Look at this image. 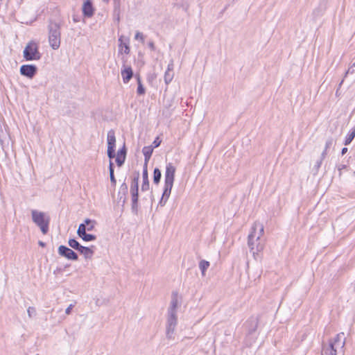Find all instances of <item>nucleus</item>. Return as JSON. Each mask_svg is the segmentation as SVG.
<instances>
[{
	"instance_id": "obj_1",
	"label": "nucleus",
	"mask_w": 355,
	"mask_h": 355,
	"mask_svg": "<svg viewBox=\"0 0 355 355\" xmlns=\"http://www.w3.org/2000/svg\"><path fill=\"white\" fill-rule=\"evenodd\" d=\"M264 232V227L262 223L255 221L252 227L251 231L248 236V245L250 252L256 259V255L261 252L264 248V242L261 240V237Z\"/></svg>"
},
{
	"instance_id": "obj_2",
	"label": "nucleus",
	"mask_w": 355,
	"mask_h": 355,
	"mask_svg": "<svg viewBox=\"0 0 355 355\" xmlns=\"http://www.w3.org/2000/svg\"><path fill=\"white\" fill-rule=\"evenodd\" d=\"M176 168L172 163H168L166 166L164 174V187L162 198L159 202V205L164 207L170 197L171 190L175 180V174Z\"/></svg>"
},
{
	"instance_id": "obj_3",
	"label": "nucleus",
	"mask_w": 355,
	"mask_h": 355,
	"mask_svg": "<svg viewBox=\"0 0 355 355\" xmlns=\"http://www.w3.org/2000/svg\"><path fill=\"white\" fill-rule=\"evenodd\" d=\"M345 345V334L340 332L334 339L329 340L328 345L323 346L322 355H337L338 350L343 352Z\"/></svg>"
},
{
	"instance_id": "obj_4",
	"label": "nucleus",
	"mask_w": 355,
	"mask_h": 355,
	"mask_svg": "<svg viewBox=\"0 0 355 355\" xmlns=\"http://www.w3.org/2000/svg\"><path fill=\"white\" fill-rule=\"evenodd\" d=\"M33 222L40 229L43 234H46L49 230L50 216L42 211L33 209L31 211Z\"/></svg>"
},
{
	"instance_id": "obj_5",
	"label": "nucleus",
	"mask_w": 355,
	"mask_h": 355,
	"mask_svg": "<svg viewBox=\"0 0 355 355\" xmlns=\"http://www.w3.org/2000/svg\"><path fill=\"white\" fill-rule=\"evenodd\" d=\"M48 31L50 46L54 50L58 49L61 42L60 25L57 22L50 21Z\"/></svg>"
},
{
	"instance_id": "obj_6",
	"label": "nucleus",
	"mask_w": 355,
	"mask_h": 355,
	"mask_svg": "<svg viewBox=\"0 0 355 355\" xmlns=\"http://www.w3.org/2000/svg\"><path fill=\"white\" fill-rule=\"evenodd\" d=\"M259 324V318L256 316H251L248 319L245 323L247 330L246 336L245 339V344L248 346L252 345L255 342L257 335L256 331Z\"/></svg>"
},
{
	"instance_id": "obj_7",
	"label": "nucleus",
	"mask_w": 355,
	"mask_h": 355,
	"mask_svg": "<svg viewBox=\"0 0 355 355\" xmlns=\"http://www.w3.org/2000/svg\"><path fill=\"white\" fill-rule=\"evenodd\" d=\"M23 56L26 61L40 60L42 53L39 51L38 44L33 40L28 42L24 49Z\"/></svg>"
},
{
	"instance_id": "obj_8",
	"label": "nucleus",
	"mask_w": 355,
	"mask_h": 355,
	"mask_svg": "<svg viewBox=\"0 0 355 355\" xmlns=\"http://www.w3.org/2000/svg\"><path fill=\"white\" fill-rule=\"evenodd\" d=\"M107 157L111 160L114 158L116 156L115 154V146H116V137L115 132L114 130H110L107 132Z\"/></svg>"
},
{
	"instance_id": "obj_9",
	"label": "nucleus",
	"mask_w": 355,
	"mask_h": 355,
	"mask_svg": "<svg viewBox=\"0 0 355 355\" xmlns=\"http://www.w3.org/2000/svg\"><path fill=\"white\" fill-rule=\"evenodd\" d=\"M19 71L21 76L32 79L37 72V67L35 64H23Z\"/></svg>"
},
{
	"instance_id": "obj_10",
	"label": "nucleus",
	"mask_w": 355,
	"mask_h": 355,
	"mask_svg": "<svg viewBox=\"0 0 355 355\" xmlns=\"http://www.w3.org/2000/svg\"><path fill=\"white\" fill-rule=\"evenodd\" d=\"M58 251L60 256L64 257L69 260L77 261L78 259L77 253L65 245H60Z\"/></svg>"
},
{
	"instance_id": "obj_11",
	"label": "nucleus",
	"mask_w": 355,
	"mask_h": 355,
	"mask_svg": "<svg viewBox=\"0 0 355 355\" xmlns=\"http://www.w3.org/2000/svg\"><path fill=\"white\" fill-rule=\"evenodd\" d=\"M77 234L85 242L93 241L96 239V235L85 232V224L83 223L79 225Z\"/></svg>"
},
{
	"instance_id": "obj_12",
	"label": "nucleus",
	"mask_w": 355,
	"mask_h": 355,
	"mask_svg": "<svg viewBox=\"0 0 355 355\" xmlns=\"http://www.w3.org/2000/svg\"><path fill=\"white\" fill-rule=\"evenodd\" d=\"M131 210L135 215L138 214L139 211V189H130Z\"/></svg>"
},
{
	"instance_id": "obj_13",
	"label": "nucleus",
	"mask_w": 355,
	"mask_h": 355,
	"mask_svg": "<svg viewBox=\"0 0 355 355\" xmlns=\"http://www.w3.org/2000/svg\"><path fill=\"white\" fill-rule=\"evenodd\" d=\"M82 11L85 17L91 18L94 15V8L91 0H87L83 3Z\"/></svg>"
},
{
	"instance_id": "obj_14",
	"label": "nucleus",
	"mask_w": 355,
	"mask_h": 355,
	"mask_svg": "<svg viewBox=\"0 0 355 355\" xmlns=\"http://www.w3.org/2000/svg\"><path fill=\"white\" fill-rule=\"evenodd\" d=\"M121 73L123 82L125 84L131 80L134 75L132 67L125 64L123 65Z\"/></svg>"
},
{
	"instance_id": "obj_15",
	"label": "nucleus",
	"mask_w": 355,
	"mask_h": 355,
	"mask_svg": "<svg viewBox=\"0 0 355 355\" xmlns=\"http://www.w3.org/2000/svg\"><path fill=\"white\" fill-rule=\"evenodd\" d=\"M127 149L125 144L117 152L116 157V163L119 167H121L125 162L126 158Z\"/></svg>"
},
{
	"instance_id": "obj_16",
	"label": "nucleus",
	"mask_w": 355,
	"mask_h": 355,
	"mask_svg": "<svg viewBox=\"0 0 355 355\" xmlns=\"http://www.w3.org/2000/svg\"><path fill=\"white\" fill-rule=\"evenodd\" d=\"M128 193V185L125 182H123L119 189L118 192V200L119 202H122V205L123 206L126 202V195Z\"/></svg>"
},
{
	"instance_id": "obj_17",
	"label": "nucleus",
	"mask_w": 355,
	"mask_h": 355,
	"mask_svg": "<svg viewBox=\"0 0 355 355\" xmlns=\"http://www.w3.org/2000/svg\"><path fill=\"white\" fill-rule=\"evenodd\" d=\"M142 179L143 182L141 184V191H146L149 190L150 184L148 180V166H144L143 167V173H142Z\"/></svg>"
},
{
	"instance_id": "obj_18",
	"label": "nucleus",
	"mask_w": 355,
	"mask_h": 355,
	"mask_svg": "<svg viewBox=\"0 0 355 355\" xmlns=\"http://www.w3.org/2000/svg\"><path fill=\"white\" fill-rule=\"evenodd\" d=\"M178 306V293L173 292L172 296H171V301L170 306L168 309L167 312L177 313Z\"/></svg>"
},
{
	"instance_id": "obj_19",
	"label": "nucleus",
	"mask_w": 355,
	"mask_h": 355,
	"mask_svg": "<svg viewBox=\"0 0 355 355\" xmlns=\"http://www.w3.org/2000/svg\"><path fill=\"white\" fill-rule=\"evenodd\" d=\"M153 152V146H144L142 149V153L144 156V166H148V163L151 157V155Z\"/></svg>"
},
{
	"instance_id": "obj_20",
	"label": "nucleus",
	"mask_w": 355,
	"mask_h": 355,
	"mask_svg": "<svg viewBox=\"0 0 355 355\" xmlns=\"http://www.w3.org/2000/svg\"><path fill=\"white\" fill-rule=\"evenodd\" d=\"M123 36L121 35L119 38V42H120L119 45V52L121 53H124L125 54L128 55L130 52V48L128 43L123 42Z\"/></svg>"
},
{
	"instance_id": "obj_21",
	"label": "nucleus",
	"mask_w": 355,
	"mask_h": 355,
	"mask_svg": "<svg viewBox=\"0 0 355 355\" xmlns=\"http://www.w3.org/2000/svg\"><path fill=\"white\" fill-rule=\"evenodd\" d=\"M166 324L171 326H177L178 315L176 313L167 312Z\"/></svg>"
},
{
	"instance_id": "obj_22",
	"label": "nucleus",
	"mask_w": 355,
	"mask_h": 355,
	"mask_svg": "<svg viewBox=\"0 0 355 355\" xmlns=\"http://www.w3.org/2000/svg\"><path fill=\"white\" fill-rule=\"evenodd\" d=\"M335 143V141L333 137H329L326 142L324 146V149L322 152V158H325L328 153V150L333 146V144Z\"/></svg>"
},
{
	"instance_id": "obj_23",
	"label": "nucleus",
	"mask_w": 355,
	"mask_h": 355,
	"mask_svg": "<svg viewBox=\"0 0 355 355\" xmlns=\"http://www.w3.org/2000/svg\"><path fill=\"white\" fill-rule=\"evenodd\" d=\"M109 173L111 184L112 186L115 187L116 184V180L114 176V166L112 160H110L109 163Z\"/></svg>"
},
{
	"instance_id": "obj_24",
	"label": "nucleus",
	"mask_w": 355,
	"mask_h": 355,
	"mask_svg": "<svg viewBox=\"0 0 355 355\" xmlns=\"http://www.w3.org/2000/svg\"><path fill=\"white\" fill-rule=\"evenodd\" d=\"M94 248H95L94 245L85 247L81 254H83L86 259H91L94 254Z\"/></svg>"
},
{
	"instance_id": "obj_25",
	"label": "nucleus",
	"mask_w": 355,
	"mask_h": 355,
	"mask_svg": "<svg viewBox=\"0 0 355 355\" xmlns=\"http://www.w3.org/2000/svg\"><path fill=\"white\" fill-rule=\"evenodd\" d=\"M355 137V126L352 128L349 133L347 135L345 141H344V145L347 146L351 144V142L353 141V139Z\"/></svg>"
},
{
	"instance_id": "obj_26",
	"label": "nucleus",
	"mask_w": 355,
	"mask_h": 355,
	"mask_svg": "<svg viewBox=\"0 0 355 355\" xmlns=\"http://www.w3.org/2000/svg\"><path fill=\"white\" fill-rule=\"evenodd\" d=\"M176 326L166 325V336L167 339L171 340L174 338L173 334Z\"/></svg>"
},
{
	"instance_id": "obj_27",
	"label": "nucleus",
	"mask_w": 355,
	"mask_h": 355,
	"mask_svg": "<svg viewBox=\"0 0 355 355\" xmlns=\"http://www.w3.org/2000/svg\"><path fill=\"white\" fill-rule=\"evenodd\" d=\"M210 263L209 261L206 260H201L199 262V268L201 271L202 275L204 277L205 275V272L207 268L209 267Z\"/></svg>"
},
{
	"instance_id": "obj_28",
	"label": "nucleus",
	"mask_w": 355,
	"mask_h": 355,
	"mask_svg": "<svg viewBox=\"0 0 355 355\" xmlns=\"http://www.w3.org/2000/svg\"><path fill=\"white\" fill-rule=\"evenodd\" d=\"M137 93L138 95H143L146 92L145 87H144L141 78L139 76H137Z\"/></svg>"
},
{
	"instance_id": "obj_29",
	"label": "nucleus",
	"mask_w": 355,
	"mask_h": 355,
	"mask_svg": "<svg viewBox=\"0 0 355 355\" xmlns=\"http://www.w3.org/2000/svg\"><path fill=\"white\" fill-rule=\"evenodd\" d=\"M324 158H322V155H320V157L319 159H318L315 163L314 164L313 168H312V172L314 175H317L319 169L322 165V161Z\"/></svg>"
},
{
	"instance_id": "obj_30",
	"label": "nucleus",
	"mask_w": 355,
	"mask_h": 355,
	"mask_svg": "<svg viewBox=\"0 0 355 355\" xmlns=\"http://www.w3.org/2000/svg\"><path fill=\"white\" fill-rule=\"evenodd\" d=\"M162 178L161 171L158 168H155L153 171V182L158 184Z\"/></svg>"
},
{
	"instance_id": "obj_31",
	"label": "nucleus",
	"mask_w": 355,
	"mask_h": 355,
	"mask_svg": "<svg viewBox=\"0 0 355 355\" xmlns=\"http://www.w3.org/2000/svg\"><path fill=\"white\" fill-rule=\"evenodd\" d=\"M139 172H137L132 180L130 189H139Z\"/></svg>"
},
{
	"instance_id": "obj_32",
	"label": "nucleus",
	"mask_w": 355,
	"mask_h": 355,
	"mask_svg": "<svg viewBox=\"0 0 355 355\" xmlns=\"http://www.w3.org/2000/svg\"><path fill=\"white\" fill-rule=\"evenodd\" d=\"M173 76V72L166 71L164 73V82L166 85H168L172 81Z\"/></svg>"
},
{
	"instance_id": "obj_33",
	"label": "nucleus",
	"mask_w": 355,
	"mask_h": 355,
	"mask_svg": "<svg viewBox=\"0 0 355 355\" xmlns=\"http://www.w3.org/2000/svg\"><path fill=\"white\" fill-rule=\"evenodd\" d=\"M121 0H113V12L121 11Z\"/></svg>"
},
{
	"instance_id": "obj_34",
	"label": "nucleus",
	"mask_w": 355,
	"mask_h": 355,
	"mask_svg": "<svg viewBox=\"0 0 355 355\" xmlns=\"http://www.w3.org/2000/svg\"><path fill=\"white\" fill-rule=\"evenodd\" d=\"M68 244L71 248L74 250H76V248L80 245L79 242L77 241L75 239H69Z\"/></svg>"
},
{
	"instance_id": "obj_35",
	"label": "nucleus",
	"mask_w": 355,
	"mask_h": 355,
	"mask_svg": "<svg viewBox=\"0 0 355 355\" xmlns=\"http://www.w3.org/2000/svg\"><path fill=\"white\" fill-rule=\"evenodd\" d=\"M336 168H337L338 171H339V175H341L342 171L345 170V169L348 170L349 165H348V164L341 163V164H338L336 166Z\"/></svg>"
},
{
	"instance_id": "obj_36",
	"label": "nucleus",
	"mask_w": 355,
	"mask_h": 355,
	"mask_svg": "<svg viewBox=\"0 0 355 355\" xmlns=\"http://www.w3.org/2000/svg\"><path fill=\"white\" fill-rule=\"evenodd\" d=\"M121 11L112 12L113 19L117 24H119L121 21Z\"/></svg>"
},
{
	"instance_id": "obj_37",
	"label": "nucleus",
	"mask_w": 355,
	"mask_h": 355,
	"mask_svg": "<svg viewBox=\"0 0 355 355\" xmlns=\"http://www.w3.org/2000/svg\"><path fill=\"white\" fill-rule=\"evenodd\" d=\"M135 39L137 40H139L141 43H144L145 37L142 33L139 31H137L135 35Z\"/></svg>"
},
{
	"instance_id": "obj_38",
	"label": "nucleus",
	"mask_w": 355,
	"mask_h": 355,
	"mask_svg": "<svg viewBox=\"0 0 355 355\" xmlns=\"http://www.w3.org/2000/svg\"><path fill=\"white\" fill-rule=\"evenodd\" d=\"M354 73H355V62L345 72L344 78L347 77V76L348 74H354Z\"/></svg>"
},
{
	"instance_id": "obj_39",
	"label": "nucleus",
	"mask_w": 355,
	"mask_h": 355,
	"mask_svg": "<svg viewBox=\"0 0 355 355\" xmlns=\"http://www.w3.org/2000/svg\"><path fill=\"white\" fill-rule=\"evenodd\" d=\"M27 312H28V316L30 318L33 317V315H36V310L34 307L33 306H29L28 308V310H27Z\"/></svg>"
},
{
	"instance_id": "obj_40",
	"label": "nucleus",
	"mask_w": 355,
	"mask_h": 355,
	"mask_svg": "<svg viewBox=\"0 0 355 355\" xmlns=\"http://www.w3.org/2000/svg\"><path fill=\"white\" fill-rule=\"evenodd\" d=\"M177 6L178 7H180V8H182L183 10L185 11V12H187L188 10H189V4L188 3H179V4H177Z\"/></svg>"
},
{
	"instance_id": "obj_41",
	"label": "nucleus",
	"mask_w": 355,
	"mask_h": 355,
	"mask_svg": "<svg viewBox=\"0 0 355 355\" xmlns=\"http://www.w3.org/2000/svg\"><path fill=\"white\" fill-rule=\"evenodd\" d=\"M5 137H6V133L3 131V130L2 129L1 125H0V143L1 144L3 143V140L5 139Z\"/></svg>"
},
{
	"instance_id": "obj_42",
	"label": "nucleus",
	"mask_w": 355,
	"mask_h": 355,
	"mask_svg": "<svg viewBox=\"0 0 355 355\" xmlns=\"http://www.w3.org/2000/svg\"><path fill=\"white\" fill-rule=\"evenodd\" d=\"M161 142H162V141L159 139V137H157L155 138V139L154 140V141L153 142V144L151 146H153V148H157V147L159 146V145L161 144Z\"/></svg>"
},
{
	"instance_id": "obj_43",
	"label": "nucleus",
	"mask_w": 355,
	"mask_h": 355,
	"mask_svg": "<svg viewBox=\"0 0 355 355\" xmlns=\"http://www.w3.org/2000/svg\"><path fill=\"white\" fill-rule=\"evenodd\" d=\"M173 67H174L173 61L171 60V62H169V64H168L166 71L173 72Z\"/></svg>"
},
{
	"instance_id": "obj_44",
	"label": "nucleus",
	"mask_w": 355,
	"mask_h": 355,
	"mask_svg": "<svg viewBox=\"0 0 355 355\" xmlns=\"http://www.w3.org/2000/svg\"><path fill=\"white\" fill-rule=\"evenodd\" d=\"M94 223H91L88 225H85V232L87 231H92L94 229Z\"/></svg>"
},
{
	"instance_id": "obj_45",
	"label": "nucleus",
	"mask_w": 355,
	"mask_h": 355,
	"mask_svg": "<svg viewBox=\"0 0 355 355\" xmlns=\"http://www.w3.org/2000/svg\"><path fill=\"white\" fill-rule=\"evenodd\" d=\"M91 223H94L95 224L96 223V221L95 220H92L91 219L89 218H86L83 223V224H85V225H88Z\"/></svg>"
},
{
	"instance_id": "obj_46",
	"label": "nucleus",
	"mask_w": 355,
	"mask_h": 355,
	"mask_svg": "<svg viewBox=\"0 0 355 355\" xmlns=\"http://www.w3.org/2000/svg\"><path fill=\"white\" fill-rule=\"evenodd\" d=\"M73 307V304H70L65 310V313L69 315L71 312V310Z\"/></svg>"
},
{
	"instance_id": "obj_47",
	"label": "nucleus",
	"mask_w": 355,
	"mask_h": 355,
	"mask_svg": "<svg viewBox=\"0 0 355 355\" xmlns=\"http://www.w3.org/2000/svg\"><path fill=\"white\" fill-rule=\"evenodd\" d=\"M149 48L152 50V51H155V44L153 42H149L148 44Z\"/></svg>"
},
{
	"instance_id": "obj_48",
	"label": "nucleus",
	"mask_w": 355,
	"mask_h": 355,
	"mask_svg": "<svg viewBox=\"0 0 355 355\" xmlns=\"http://www.w3.org/2000/svg\"><path fill=\"white\" fill-rule=\"evenodd\" d=\"M85 248V246H83L80 244V245L76 248V250L78 251L80 254H82Z\"/></svg>"
},
{
	"instance_id": "obj_49",
	"label": "nucleus",
	"mask_w": 355,
	"mask_h": 355,
	"mask_svg": "<svg viewBox=\"0 0 355 355\" xmlns=\"http://www.w3.org/2000/svg\"><path fill=\"white\" fill-rule=\"evenodd\" d=\"M347 150H348L347 148H346V147L343 148V149L341 150L342 155H344L347 152Z\"/></svg>"
},
{
	"instance_id": "obj_50",
	"label": "nucleus",
	"mask_w": 355,
	"mask_h": 355,
	"mask_svg": "<svg viewBox=\"0 0 355 355\" xmlns=\"http://www.w3.org/2000/svg\"><path fill=\"white\" fill-rule=\"evenodd\" d=\"M39 245L42 247H44L45 246V243L42 241H39Z\"/></svg>"
},
{
	"instance_id": "obj_51",
	"label": "nucleus",
	"mask_w": 355,
	"mask_h": 355,
	"mask_svg": "<svg viewBox=\"0 0 355 355\" xmlns=\"http://www.w3.org/2000/svg\"><path fill=\"white\" fill-rule=\"evenodd\" d=\"M344 82V79H343L340 83H339V85H338V89L341 87L342 84Z\"/></svg>"
},
{
	"instance_id": "obj_52",
	"label": "nucleus",
	"mask_w": 355,
	"mask_h": 355,
	"mask_svg": "<svg viewBox=\"0 0 355 355\" xmlns=\"http://www.w3.org/2000/svg\"><path fill=\"white\" fill-rule=\"evenodd\" d=\"M61 269L60 268H58L56 270L54 271V273H56V271H60Z\"/></svg>"
},
{
	"instance_id": "obj_53",
	"label": "nucleus",
	"mask_w": 355,
	"mask_h": 355,
	"mask_svg": "<svg viewBox=\"0 0 355 355\" xmlns=\"http://www.w3.org/2000/svg\"><path fill=\"white\" fill-rule=\"evenodd\" d=\"M103 2L108 3L110 0H103Z\"/></svg>"
},
{
	"instance_id": "obj_54",
	"label": "nucleus",
	"mask_w": 355,
	"mask_h": 355,
	"mask_svg": "<svg viewBox=\"0 0 355 355\" xmlns=\"http://www.w3.org/2000/svg\"><path fill=\"white\" fill-rule=\"evenodd\" d=\"M73 21H74L75 22L78 21V19H77V18H73Z\"/></svg>"
}]
</instances>
